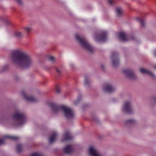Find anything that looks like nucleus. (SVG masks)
<instances>
[{
  "mask_svg": "<svg viewBox=\"0 0 156 156\" xmlns=\"http://www.w3.org/2000/svg\"><path fill=\"white\" fill-rule=\"evenodd\" d=\"M14 36L18 38H22L23 37V35L22 33L19 31H15L14 33Z\"/></svg>",
  "mask_w": 156,
  "mask_h": 156,
  "instance_id": "19",
  "label": "nucleus"
},
{
  "mask_svg": "<svg viewBox=\"0 0 156 156\" xmlns=\"http://www.w3.org/2000/svg\"><path fill=\"white\" fill-rule=\"evenodd\" d=\"M74 104H75V105H76V102H74Z\"/></svg>",
  "mask_w": 156,
  "mask_h": 156,
  "instance_id": "35",
  "label": "nucleus"
},
{
  "mask_svg": "<svg viewBox=\"0 0 156 156\" xmlns=\"http://www.w3.org/2000/svg\"><path fill=\"white\" fill-rule=\"evenodd\" d=\"M115 90V88L109 84H105L102 87V90L104 92H111Z\"/></svg>",
  "mask_w": 156,
  "mask_h": 156,
  "instance_id": "10",
  "label": "nucleus"
},
{
  "mask_svg": "<svg viewBox=\"0 0 156 156\" xmlns=\"http://www.w3.org/2000/svg\"><path fill=\"white\" fill-rule=\"evenodd\" d=\"M69 65L71 67H73L74 66V64L72 63H71Z\"/></svg>",
  "mask_w": 156,
  "mask_h": 156,
  "instance_id": "31",
  "label": "nucleus"
},
{
  "mask_svg": "<svg viewBox=\"0 0 156 156\" xmlns=\"http://www.w3.org/2000/svg\"><path fill=\"white\" fill-rule=\"evenodd\" d=\"M155 68L156 69V65L155 66Z\"/></svg>",
  "mask_w": 156,
  "mask_h": 156,
  "instance_id": "36",
  "label": "nucleus"
},
{
  "mask_svg": "<svg viewBox=\"0 0 156 156\" xmlns=\"http://www.w3.org/2000/svg\"><path fill=\"white\" fill-rule=\"evenodd\" d=\"M61 91V90L60 89L58 88H56V92L57 93H59Z\"/></svg>",
  "mask_w": 156,
  "mask_h": 156,
  "instance_id": "29",
  "label": "nucleus"
},
{
  "mask_svg": "<svg viewBox=\"0 0 156 156\" xmlns=\"http://www.w3.org/2000/svg\"><path fill=\"white\" fill-rule=\"evenodd\" d=\"M117 16H122L123 13V11L120 7H118L116 8L115 10Z\"/></svg>",
  "mask_w": 156,
  "mask_h": 156,
  "instance_id": "18",
  "label": "nucleus"
},
{
  "mask_svg": "<svg viewBox=\"0 0 156 156\" xmlns=\"http://www.w3.org/2000/svg\"><path fill=\"white\" fill-rule=\"evenodd\" d=\"M154 55L156 56V51H155L154 53Z\"/></svg>",
  "mask_w": 156,
  "mask_h": 156,
  "instance_id": "32",
  "label": "nucleus"
},
{
  "mask_svg": "<svg viewBox=\"0 0 156 156\" xmlns=\"http://www.w3.org/2000/svg\"><path fill=\"white\" fill-rule=\"evenodd\" d=\"M31 156H42L41 154L38 153H33Z\"/></svg>",
  "mask_w": 156,
  "mask_h": 156,
  "instance_id": "27",
  "label": "nucleus"
},
{
  "mask_svg": "<svg viewBox=\"0 0 156 156\" xmlns=\"http://www.w3.org/2000/svg\"><path fill=\"white\" fill-rule=\"evenodd\" d=\"M109 3L110 4H112L113 2V0H108Z\"/></svg>",
  "mask_w": 156,
  "mask_h": 156,
  "instance_id": "30",
  "label": "nucleus"
},
{
  "mask_svg": "<svg viewBox=\"0 0 156 156\" xmlns=\"http://www.w3.org/2000/svg\"><path fill=\"white\" fill-rule=\"evenodd\" d=\"M101 67L102 69H103L104 68V66L103 65H102L101 66Z\"/></svg>",
  "mask_w": 156,
  "mask_h": 156,
  "instance_id": "34",
  "label": "nucleus"
},
{
  "mask_svg": "<svg viewBox=\"0 0 156 156\" xmlns=\"http://www.w3.org/2000/svg\"><path fill=\"white\" fill-rule=\"evenodd\" d=\"M55 69L56 72L59 74H60L61 73L62 71L60 69H59L57 67H56Z\"/></svg>",
  "mask_w": 156,
  "mask_h": 156,
  "instance_id": "26",
  "label": "nucleus"
},
{
  "mask_svg": "<svg viewBox=\"0 0 156 156\" xmlns=\"http://www.w3.org/2000/svg\"><path fill=\"white\" fill-rule=\"evenodd\" d=\"M136 121L133 119H131L126 120L125 121V123L126 124H133L136 123Z\"/></svg>",
  "mask_w": 156,
  "mask_h": 156,
  "instance_id": "20",
  "label": "nucleus"
},
{
  "mask_svg": "<svg viewBox=\"0 0 156 156\" xmlns=\"http://www.w3.org/2000/svg\"><path fill=\"white\" fill-rule=\"evenodd\" d=\"M119 39L121 41H126L129 40L125 32H121L118 34Z\"/></svg>",
  "mask_w": 156,
  "mask_h": 156,
  "instance_id": "12",
  "label": "nucleus"
},
{
  "mask_svg": "<svg viewBox=\"0 0 156 156\" xmlns=\"http://www.w3.org/2000/svg\"><path fill=\"white\" fill-rule=\"evenodd\" d=\"M16 0L19 4L21 5L22 4L21 0Z\"/></svg>",
  "mask_w": 156,
  "mask_h": 156,
  "instance_id": "28",
  "label": "nucleus"
},
{
  "mask_svg": "<svg viewBox=\"0 0 156 156\" xmlns=\"http://www.w3.org/2000/svg\"><path fill=\"white\" fill-rule=\"evenodd\" d=\"M24 29L27 32H29L31 31L32 30V28L30 27H26L24 28Z\"/></svg>",
  "mask_w": 156,
  "mask_h": 156,
  "instance_id": "24",
  "label": "nucleus"
},
{
  "mask_svg": "<svg viewBox=\"0 0 156 156\" xmlns=\"http://www.w3.org/2000/svg\"><path fill=\"white\" fill-rule=\"evenodd\" d=\"M18 138V137L16 136H10V135H6L4 136L3 139L2 140H0V145L4 143L5 140H6L7 139L12 140H16Z\"/></svg>",
  "mask_w": 156,
  "mask_h": 156,
  "instance_id": "15",
  "label": "nucleus"
},
{
  "mask_svg": "<svg viewBox=\"0 0 156 156\" xmlns=\"http://www.w3.org/2000/svg\"><path fill=\"white\" fill-rule=\"evenodd\" d=\"M140 72L143 74H145L148 75L151 77L152 78L155 79L156 78V76L152 72L147 69L141 68L140 69Z\"/></svg>",
  "mask_w": 156,
  "mask_h": 156,
  "instance_id": "13",
  "label": "nucleus"
},
{
  "mask_svg": "<svg viewBox=\"0 0 156 156\" xmlns=\"http://www.w3.org/2000/svg\"><path fill=\"white\" fill-rule=\"evenodd\" d=\"M58 135V133L56 131L53 132L49 137V142L50 143H53L56 140Z\"/></svg>",
  "mask_w": 156,
  "mask_h": 156,
  "instance_id": "16",
  "label": "nucleus"
},
{
  "mask_svg": "<svg viewBox=\"0 0 156 156\" xmlns=\"http://www.w3.org/2000/svg\"><path fill=\"white\" fill-rule=\"evenodd\" d=\"M13 126L15 127L21 126L27 122V119L24 114L17 110L13 116Z\"/></svg>",
  "mask_w": 156,
  "mask_h": 156,
  "instance_id": "3",
  "label": "nucleus"
},
{
  "mask_svg": "<svg viewBox=\"0 0 156 156\" xmlns=\"http://www.w3.org/2000/svg\"><path fill=\"white\" fill-rule=\"evenodd\" d=\"M22 148V146L21 144H17L16 146V149L19 152H20L21 151Z\"/></svg>",
  "mask_w": 156,
  "mask_h": 156,
  "instance_id": "22",
  "label": "nucleus"
},
{
  "mask_svg": "<svg viewBox=\"0 0 156 156\" xmlns=\"http://www.w3.org/2000/svg\"><path fill=\"white\" fill-rule=\"evenodd\" d=\"M94 40L97 42H102L105 41L107 39V34L106 32H103L100 34H95L94 37Z\"/></svg>",
  "mask_w": 156,
  "mask_h": 156,
  "instance_id": "6",
  "label": "nucleus"
},
{
  "mask_svg": "<svg viewBox=\"0 0 156 156\" xmlns=\"http://www.w3.org/2000/svg\"><path fill=\"white\" fill-rule=\"evenodd\" d=\"M5 69H6L8 67V66L7 65H6L5 66Z\"/></svg>",
  "mask_w": 156,
  "mask_h": 156,
  "instance_id": "33",
  "label": "nucleus"
},
{
  "mask_svg": "<svg viewBox=\"0 0 156 156\" xmlns=\"http://www.w3.org/2000/svg\"><path fill=\"white\" fill-rule=\"evenodd\" d=\"M53 113L57 114L62 111L65 116L67 119H72L75 116L74 111L70 108L65 105L58 106L54 103L50 104Z\"/></svg>",
  "mask_w": 156,
  "mask_h": 156,
  "instance_id": "2",
  "label": "nucleus"
},
{
  "mask_svg": "<svg viewBox=\"0 0 156 156\" xmlns=\"http://www.w3.org/2000/svg\"><path fill=\"white\" fill-rule=\"evenodd\" d=\"M75 37L82 48L90 52H92L94 51V47L89 43L85 37L77 34H75Z\"/></svg>",
  "mask_w": 156,
  "mask_h": 156,
  "instance_id": "4",
  "label": "nucleus"
},
{
  "mask_svg": "<svg viewBox=\"0 0 156 156\" xmlns=\"http://www.w3.org/2000/svg\"><path fill=\"white\" fill-rule=\"evenodd\" d=\"M49 60L51 61L52 62H54L55 61V58L53 56H51L48 58Z\"/></svg>",
  "mask_w": 156,
  "mask_h": 156,
  "instance_id": "25",
  "label": "nucleus"
},
{
  "mask_svg": "<svg viewBox=\"0 0 156 156\" xmlns=\"http://www.w3.org/2000/svg\"><path fill=\"white\" fill-rule=\"evenodd\" d=\"M22 94L24 98L28 101L34 102L37 101L36 98L32 96H29L27 95L25 91H22Z\"/></svg>",
  "mask_w": 156,
  "mask_h": 156,
  "instance_id": "11",
  "label": "nucleus"
},
{
  "mask_svg": "<svg viewBox=\"0 0 156 156\" xmlns=\"http://www.w3.org/2000/svg\"><path fill=\"white\" fill-rule=\"evenodd\" d=\"M11 58L13 63L18 67L28 68L33 64L31 56L21 49H16L13 50Z\"/></svg>",
  "mask_w": 156,
  "mask_h": 156,
  "instance_id": "1",
  "label": "nucleus"
},
{
  "mask_svg": "<svg viewBox=\"0 0 156 156\" xmlns=\"http://www.w3.org/2000/svg\"><path fill=\"white\" fill-rule=\"evenodd\" d=\"M90 80L89 77L86 76L85 77L84 84L85 85L88 86L90 84Z\"/></svg>",
  "mask_w": 156,
  "mask_h": 156,
  "instance_id": "21",
  "label": "nucleus"
},
{
  "mask_svg": "<svg viewBox=\"0 0 156 156\" xmlns=\"http://www.w3.org/2000/svg\"><path fill=\"white\" fill-rule=\"evenodd\" d=\"M137 20L144 27L145 26V22L143 20L140 18H137Z\"/></svg>",
  "mask_w": 156,
  "mask_h": 156,
  "instance_id": "23",
  "label": "nucleus"
},
{
  "mask_svg": "<svg viewBox=\"0 0 156 156\" xmlns=\"http://www.w3.org/2000/svg\"><path fill=\"white\" fill-rule=\"evenodd\" d=\"M122 111L123 112L128 114H131L133 112L134 110L131 101H126L124 102L122 108Z\"/></svg>",
  "mask_w": 156,
  "mask_h": 156,
  "instance_id": "5",
  "label": "nucleus"
},
{
  "mask_svg": "<svg viewBox=\"0 0 156 156\" xmlns=\"http://www.w3.org/2000/svg\"><path fill=\"white\" fill-rule=\"evenodd\" d=\"M122 72L125 76L129 78L134 79L136 77L133 70L131 68L125 69L123 70Z\"/></svg>",
  "mask_w": 156,
  "mask_h": 156,
  "instance_id": "8",
  "label": "nucleus"
},
{
  "mask_svg": "<svg viewBox=\"0 0 156 156\" xmlns=\"http://www.w3.org/2000/svg\"><path fill=\"white\" fill-rule=\"evenodd\" d=\"M73 151V148L71 145H67L64 149V152L66 154H69L71 153Z\"/></svg>",
  "mask_w": 156,
  "mask_h": 156,
  "instance_id": "17",
  "label": "nucleus"
},
{
  "mask_svg": "<svg viewBox=\"0 0 156 156\" xmlns=\"http://www.w3.org/2000/svg\"><path fill=\"white\" fill-rule=\"evenodd\" d=\"M72 138V136L70 135V133L68 131H65L62 135V141H64L67 140L71 139Z\"/></svg>",
  "mask_w": 156,
  "mask_h": 156,
  "instance_id": "14",
  "label": "nucleus"
},
{
  "mask_svg": "<svg viewBox=\"0 0 156 156\" xmlns=\"http://www.w3.org/2000/svg\"><path fill=\"white\" fill-rule=\"evenodd\" d=\"M89 153L90 156H104V154L99 152L94 146H90L89 149Z\"/></svg>",
  "mask_w": 156,
  "mask_h": 156,
  "instance_id": "7",
  "label": "nucleus"
},
{
  "mask_svg": "<svg viewBox=\"0 0 156 156\" xmlns=\"http://www.w3.org/2000/svg\"><path fill=\"white\" fill-rule=\"evenodd\" d=\"M111 58L112 66L114 67L118 66L119 63V61L117 53L116 52L113 53L111 56Z\"/></svg>",
  "mask_w": 156,
  "mask_h": 156,
  "instance_id": "9",
  "label": "nucleus"
}]
</instances>
